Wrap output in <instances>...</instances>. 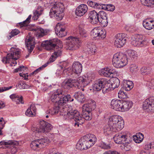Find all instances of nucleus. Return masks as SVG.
<instances>
[{
  "label": "nucleus",
  "instance_id": "f257e3e1",
  "mask_svg": "<svg viewBox=\"0 0 154 154\" xmlns=\"http://www.w3.org/2000/svg\"><path fill=\"white\" fill-rule=\"evenodd\" d=\"M73 79L65 80L62 83V87L65 89H69L74 85L73 83H75L78 88L84 91L83 88L92 81L90 75H87L80 76L77 79Z\"/></svg>",
  "mask_w": 154,
  "mask_h": 154
},
{
  "label": "nucleus",
  "instance_id": "f03ea898",
  "mask_svg": "<svg viewBox=\"0 0 154 154\" xmlns=\"http://www.w3.org/2000/svg\"><path fill=\"white\" fill-rule=\"evenodd\" d=\"M42 46L47 50L54 49V52L53 54L57 58L62 54V42L57 38L45 41L42 42Z\"/></svg>",
  "mask_w": 154,
  "mask_h": 154
},
{
  "label": "nucleus",
  "instance_id": "7ed1b4c3",
  "mask_svg": "<svg viewBox=\"0 0 154 154\" xmlns=\"http://www.w3.org/2000/svg\"><path fill=\"white\" fill-rule=\"evenodd\" d=\"M69 118H73L75 120L74 126L77 128L80 125H82L84 122L85 120H90L92 119V116L91 112H82L81 115L79 112L76 110H74L72 113L67 114Z\"/></svg>",
  "mask_w": 154,
  "mask_h": 154
},
{
  "label": "nucleus",
  "instance_id": "20e7f679",
  "mask_svg": "<svg viewBox=\"0 0 154 154\" xmlns=\"http://www.w3.org/2000/svg\"><path fill=\"white\" fill-rule=\"evenodd\" d=\"M97 141L95 136L92 134H88L82 137L76 145L79 150L86 149L93 146Z\"/></svg>",
  "mask_w": 154,
  "mask_h": 154
},
{
  "label": "nucleus",
  "instance_id": "39448f33",
  "mask_svg": "<svg viewBox=\"0 0 154 154\" xmlns=\"http://www.w3.org/2000/svg\"><path fill=\"white\" fill-rule=\"evenodd\" d=\"M20 53L19 49L12 47L10 49V52L7 54L6 57H4L2 61L5 63H11V66H15L17 64L16 60L20 58Z\"/></svg>",
  "mask_w": 154,
  "mask_h": 154
},
{
  "label": "nucleus",
  "instance_id": "423d86ee",
  "mask_svg": "<svg viewBox=\"0 0 154 154\" xmlns=\"http://www.w3.org/2000/svg\"><path fill=\"white\" fill-rule=\"evenodd\" d=\"M54 6L50 9L49 16L55 17L58 20H61L64 16V7L63 4L59 2H54Z\"/></svg>",
  "mask_w": 154,
  "mask_h": 154
},
{
  "label": "nucleus",
  "instance_id": "0eeeda50",
  "mask_svg": "<svg viewBox=\"0 0 154 154\" xmlns=\"http://www.w3.org/2000/svg\"><path fill=\"white\" fill-rule=\"evenodd\" d=\"M109 124L113 128V130L116 132L122 129L124 126V121L120 116L114 115L110 116L109 119Z\"/></svg>",
  "mask_w": 154,
  "mask_h": 154
},
{
  "label": "nucleus",
  "instance_id": "6e6552de",
  "mask_svg": "<svg viewBox=\"0 0 154 154\" xmlns=\"http://www.w3.org/2000/svg\"><path fill=\"white\" fill-rule=\"evenodd\" d=\"M74 100V99L71 98V96L69 94H67L66 96L60 98V99L58 102V106H54L53 108L47 110L46 111L47 114H48L51 115H54L57 114L59 111V108L61 107V106L64 105L66 103L69 101L72 102Z\"/></svg>",
  "mask_w": 154,
  "mask_h": 154
},
{
  "label": "nucleus",
  "instance_id": "1a4fd4ad",
  "mask_svg": "<svg viewBox=\"0 0 154 154\" xmlns=\"http://www.w3.org/2000/svg\"><path fill=\"white\" fill-rule=\"evenodd\" d=\"M112 62L113 65L116 68L123 67L128 63L126 56L122 53H117L113 55Z\"/></svg>",
  "mask_w": 154,
  "mask_h": 154
},
{
  "label": "nucleus",
  "instance_id": "9d476101",
  "mask_svg": "<svg viewBox=\"0 0 154 154\" xmlns=\"http://www.w3.org/2000/svg\"><path fill=\"white\" fill-rule=\"evenodd\" d=\"M52 128L51 125L43 120H42L36 127H33L32 128V130L35 133L47 132H49Z\"/></svg>",
  "mask_w": 154,
  "mask_h": 154
},
{
  "label": "nucleus",
  "instance_id": "9b49d317",
  "mask_svg": "<svg viewBox=\"0 0 154 154\" xmlns=\"http://www.w3.org/2000/svg\"><path fill=\"white\" fill-rule=\"evenodd\" d=\"M69 68V69L68 75H71L73 78L77 79L82 71V64L78 61L73 63L71 69Z\"/></svg>",
  "mask_w": 154,
  "mask_h": 154
},
{
  "label": "nucleus",
  "instance_id": "f8f14e48",
  "mask_svg": "<svg viewBox=\"0 0 154 154\" xmlns=\"http://www.w3.org/2000/svg\"><path fill=\"white\" fill-rule=\"evenodd\" d=\"M49 140L47 138H42L32 141L30 144L31 148L34 150H39L45 147L49 143Z\"/></svg>",
  "mask_w": 154,
  "mask_h": 154
},
{
  "label": "nucleus",
  "instance_id": "ddd939ff",
  "mask_svg": "<svg viewBox=\"0 0 154 154\" xmlns=\"http://www.w3.org/2000/svg\"><path fill=\"white\" fill-rule=\"evenodd\" d=\"M66 46L67 49L70 50L77 49L80 46L81 41L78 38L70 36L67 38Z\"/></svg>",
  "mask_w": 154,
  "mask_h": 154
},
{
  "label": "nucleus",
  "instance_id": "4468645a",
  "mask_svg": "<svg viewBox=\"0 0 154 154\" xmlns=\"http://www.w3.org/2000/svg\"><path fill=\"white\" fill-rule=\"evenodd\" d=\"M110 85V81L106 79H100L95 81L93 85L94 91H99L105 86Z\"/></svg>",
  "mask_w": 154,
  "mask_h": 154
},
{
  "label": "nucleus",
  "instance_id": "2eb2a0df",
  "mask_svg": "<svg viewBox=\"0 0 154 154\" xmlns=\"http://www.w3.org/2000/svg\"><path fill=\"white\" fill-rule=\"evenodd\" d=\"M113 138L115 142L118 144H122L124 142L129 143L130 142L128 135L124 132L116 134Z\"/></svg>",
  "mask_w": 154,
  "mask_h": 154
},
{
  "label": "nucleus",
  "instance_id": "dca6fc26",
  "mask_svg": "<svg viewBox=\"0 0 154 154\" xmlns=\"http://www.w3.org/2000/svg\"><path fill=\"white\" fill-rule=\"evenodd\" d=\"M90 35L94 38L97 37L98 39H103L106 37V32L101 27H95L92 30Z\"/></svg>",
  "mask_w": 154,
  "mask_h": 154
},
{
  "label": "nucleus",
  "instance_id": "f3484780",
  "mask_svg": "<svg viewBox=\"0 0 154 154\" xmlns=\"http://www.w3.org/2000/svg\"><path fill=\"white\" fill-rule=\"evenodd\" d=\"M143 108L147 111L154 112V97H150L146 99L143 102Z\"/></svg>",
  "mask_w": 154,
  "mask_h": 154
},
{
  "label": "nucleus",
  "instance_id": "a211bd4d",
  "mask_svg": "<svg viewBox=\"0 0 154 154\" xmlns=\"http://www.w3.org/2000/svg\"><path fill=\"white\" fill-rule=\"evenodd\" d=\"M100 74L106 77H112L117 74V72L113 68L106 67L99 70Z\"/></svg>",
  "mask_w": 154,
  "mask_h": 154
},
{
  "label": "nucleus",
  "instance_id": "6ab92c4d",
  "mask_svg": "<svg viewBox=\"0 0 154 154\" xmlns=\"http://www.w3.org/2000/svg\"><path fill=\"white\" fill-rule=\"evenodd\" d=\"M114 39L115 45L117 48H120L125 44L127 38L125 34L119 33L115 36Z\"/></svg>",
  "mask_w": 154,
  "mask_h": 154
},
{
  "label": "nucleus",
  "instance_id": "aec40b11",
  "mask_svg": "<svg viewBox=\"0 0 154 154\" xmlns=\"http://www.w3.org/2000/svg\"><path fill=\"white\" fill-rule=\"evenodd\" d=\"M131 44L134 46H141L145 41V36L141 34L135 35L132 37Z\"/></svg>",
  "mask_w": 154,
  "mask_h": 154
},
{
  "label": "nucleus",
  "instance_id": "412c9836",
  "mask_svg": "<svg viewBox=\"0 0 154 154\" xmlns=\"http://www.w3.org/2000/svg\"><path fill=\"white\" fill-rule=\"evenodd\" d=\"M88 20L91 24H96L100 22L99 17V14L95 11H90L88 14Z\"/></svg>",
  "mask_w": 154,
  "mask_h": 154
},
{
  "label": "nucleus",
  "instance_id": "4be33fe9",
  "mask_svg": "<svg viewBox=\"0 0 154 154\" xmlns=\"http://www.w3.org/2000/svg\"><path fill=\"white\" fill-rule=\"evenodd\" d=\"M67 65L66 62H63L62 66H59L56 72V74L58 75H60L61 77H67V75H68L67 72H69V68H67V69H65Z\"/></svg>",
  "mask_w": 154,
  "mask_h": 154
},
{
  "label": "nucleus",
  "instance_id": "5701e85b",
  "mask_svg": "<svg viewBox=\"0 0 154 154\" xmlns=\"http://www.w3.org/2000/svg\"><path fill=\"white\" fill-rule=\"evenodd\" d=\"M63 94V92L61 89H58L51 92L49 93L50 100L53 102H57L59 101L58 100L60 97L59 96Z\"/></svg>",
  "mask_w": 154,
  "mask_h": 154
},
{
  "label": "nucleus",
  "instance_id": "b1692460",
  "mask_svg": "<svg viewBox=\"0 0 154 154\" xmlns=\"http://www.w3.org/2000/svg\"><path fill=\"white\" fill-rule=\"evenodd\" d=\"M25 43L27 50L29 52V54H30L32 51L34 47L35 43L34 41V38L30 35H28L25 40Z\"/></svg>",
  "mask_w": 154,
  "mask_h": 154
},
{
  "label": "nucleus",
  "instance_id": "393cba45",
  "mask_svg": "<svg viewBox=\"0 0 154 154\" xmlns=\"http://www.w3.org/2000/svg\"><path fill=\"white\" fill-rule=\"evenodd\" d=\"M88 10V7L86 5L84 4H81L76 8L75 14L76 15L81 17L84 15Z\"/></svg>",
  "mask_w": 154,
  "mask_h": 154
},
{
  "label": "nucleus",
  "instance_id": "a878e982",
  "mask_svg": "<svg viewBox=\"0 0 154 154\" xmlns=\"http://www.w3.org/2000/svg\"><path fill=\"white\" fill-rule=\"evenodd\" d=\"M55 33L59 37H62L66 35V32L65 29L62 28V24L57 23L55 27Z\"/></svg>",
  "mask_w": 154,
  "mask_h": 154
},
{
  "label": "nucleus",
  "instance_id": "bb28decb",
  "mask_svg": "<svg viewBox=\"0 0 154 154\" xmlns=\"http://www.w3.org/2000/svg\"><path fill=\"white\" fill-rule=\"evenodd\" d=\"M122 101L118 100L113 99L111 103V108L117 111H121L122 110Z\"/></svg>",
  "mask_w": 154,
  "mask_h": 154
},
{
  "label": "nucleus",
  "instance_id": "cd10ccee",
  "mask_svg": "<svg viewBox=\"0 0 154 154\" xmlns=\"http://www.w3.org/2000/svg\"><path fill=\"white\" fill-rule=\"evenodd\" d=\"M34 33L38 37H42L46 35L49 32L48 29H44L41 27L35 28L33 29Z\"/></svg>",
  "mask_w": 154,
  "mask_h": 154
},
{
  "label": "nucleus",
  "instance_id": "c85d7f7f",
  "mask_svg": "<svg viewBox=\"0 0 154 154\" xmlns=\"http://www.w3.org/2000/svg\"><path fill=\"white\" fill-rule=\"evenodd\" d=\"M36 109L34 104L31 105L25 112L26 115L29 117H34L36 114Z\"/></svg>",
  "mask_w": 154,
  "mask_h": 154
},
{
  "label": "nucleus",
  "instance_id": "c756f323",
  "mask_svg": "<svg viewBox=\"0 0 154 154\" xmlns=\"http://www.w3.org/2000/svg\"><path fill=\"white\" fill-rule=\"evenodd\" d=\"M143 25L146 29L151 30L154 28V20H145L143 21Z\"/></svg>",
  "mask_w": 154,
  "mask_h": 154
},
{
  "label": "nucleus",
  "instance_id": "7c9ffc66",
  "mask_svg": "<svg viewBox=\"0 0 154 154\" xmlns=\"http://www.w3.org/2000/svg\"><path fill=\"white\" fill-rule=\"evenodd\" d=\"M43 9L41 6H38L35 10L33 11L32 19L34 20H37L39 16L42 14Z\"/></svg>",
  "mask_w": 154,
  "mask_h": 154
},
{
  "label": "nucleus",
  "instance_id": "2f4dec72",
  "mask_svg": "<svg viewBox=\"0 0 154 154\" xmlns=\"http://www.w3.org/2000/svg\"><path fill=\"white\" fill-rule=\"evenodd\" d=\"M113 128L111 126V125H109L108 123V124L105 125L103 128V133L105 135H108L113 134V132H116L113 130Z\"/></svg>",
  "mask_w": 154,
  "mask_h": 154
},
{
  "label": "nucleus",
  "instance_id": "473e14b6",
  "mask_svg": "<svg viewBox=\"0 0 154 154\" xmlns=\"http://www.w3.org/2000/svg\"><path fill=\"white\" fill-rule=\"evenodd\" d=\"M132 105V103L131 101H122V110L121 111L124 112L128 110L131 108Z\"/></svg>",
  "mask_w": 154,
  "mask_h": 154
},
{
  "label": "nucleus",
  "instance_id": "72a5a7b5",
  "mask_svg": "<svg viewBox=\"0 0 154 154\" xmlns=\"http://www.w3.org/2000/svg\"><path fill=\"white\" fill-rule=\"evenodd\" d=\"M74 97L78 101L81 103H83L86 101V99L84 94L81 92L75 93Z\"/></svg>",
  "mask_w": 154,
  "mask_h": 154
},
{
  "label": "nucleus",
  "instance_id": "f704fd0d",
  "mask_svg": "<svg viewBox=\"0 0 154 154\" xmlns=\"http://www.w3.org/2000/svg\"><path fill=\"white\" fill-rule=\"evenodd\" d=\"M10 97L13 101H15L17 104L23 103V97L22 96H19L16 94H13L10 96Z\"/></svg>",
  "mask_w": 154,
  "mask_h": 154
},
{
  "label": "nucleus",
  "instance_id": "c9c22d12",
  "mask_svg": "<svg viewBox=\"0 0 154 154\" xmlns=\"http://www.w3.org/2000/svg\"><path fill=\"white\" fill-rule=\"evenodd\" d=\"M66 103L63 106H61L60 108H59V112H60V114L62 116H66V119H71L72 118H69L68 116L67 115V114L68 113H72L73 112H67V109L66 107Z\"/></svg>",
  "mask_w": 154,
  "mask_h": 154
},
{
  "label": "nucleus",
  "instance_id": "e433bc0d",
  "mask_svg": "<svg viewBox=\"0 0 154 154\" xmlns=\"http://www.w3.org/2000/svg\"><path fill=\"white\" fill-rule=\"evenodd\" d=\"M98 14L99 16L100 15V16L101 18L102 19V20L100 21V23H101L102 24L105 23L103 26H106L108 23L107 14L104 11H100Z\"/></svg>",
  "mask_w": 154,
  "mask_h": 154
},
{
  "label": "nucleus",
  "instance_id": "4c0bfd02",
  "mask_svg": "<svg viewBox=\"0 0 154 154\" xmlns=\"http://www.w3.org/2000/svg\"><path fill=\"white\" fill-rule=\"evenodd\" d=\"M134 87V84L131 81H126L124 84V89L126 91H129Z\"/></svg>",
  "mask_w": 154,
  "mask_h": 154
},
{
  "label": "nucleus",
  "instance_id": "58836bf2",
  "mask_svg": "<svg viewBox=\"0 0 154 154\" xmlns=\"http://www.w3.org/2000/svg\"><path fill=\"white\" fill-rule=\"evenodd\" d=\"M87 3L88 5L91 7L99 9L101 8L102 4H100L94 2L90 1H88Z\"/></svg>",
  "mask_w": 154,
  "mask_h": 154
},
{
  "label": "nucleus",
  "instance_id": "ea45409f",
  "mask_svg": "<svg viewBox=\"0 0 154 154\" xmlns=\"http://www.w3.org/2000/svg\"><path fill=\"white\" fill-rule=\"evenodd\" d=\"M134 140L136 143H140L143 140L144 138V136L143 134L141 133H139L137 136L134 137Z\"/></svg>",
  "mask_w": 154,
  "mask_h": 154
},
{
  "label": "nucleus",
  "instance_id": "a19ab883",
  "mask_svg": "<svg viewBox=\"0 0 154 154\" xmlns=\"http://www.w3.org/2000/svg\"><path fill=\"white\" fill-rule=\"evenodd\" d=\"M103 6L105 10H107L108 11H113L115 9V7L112 4H102L101 8L103 9Z\"/></svg>",
  "mask_w": 154,
  "mask_h": 154
},
{
  "label": "nucleus",
  "instance_id": "79ce46f5",
  "mask_svg": "<svg viewBox=\"0 0 154 154\" xmlns=\"http://www.w3.org/2000/svg\"><path fill=\"white\" fill-rule=\"evenodd\" d=\"M140 71L143 75H147L151 73V69L149 67H143L140 69Z\"/></svg>",
  "mask_w": 154,
  "mask_h": 154
},
{
  "label": "nucleus",
  "instance_id": "37998d69",
  "mask_svg": "<svg viewBox=\"0 0 154 154\" xmlns=\"http://www.w3.org/2000/svg\"><path fill=\"white\" fill-rule=\"evenodd\" d=\"M141 2L143 5L147 6L154 5V0H141Z\"/></svg>",
  "mask_w": 154,
  "mask_h": 154
},
{
  "label": "nucleus",
  "instance_id": "c03bdc74",
  "mask_svg": "<svg viewBox=\"0 0 154 154\" xmlns=\"http://www.w3.org/2000/svg\"><path fill=\"white\" fill-rule=\"evenodd\" d=\"M113 83H111V86L113 88H118L120 85V81L117 78H115L113 79Z\"/></svg>",
  "mask_w": 154,
  "mask_h": 154
},
{
  "label": "nucleus",
  "instance_id": "a18cd8bd",
  "mask_svg": "<svg viewBox=\"0 0 154 154\" xmlns=\"http://www.w3.org/2000/svg\"><path fill=\"white\" fill-rule=\"evenodd\" d=\"M128 55L131 58H134L137 57L138 55L137 53L134 50H129L127 51Z\"/></svg>",
  "mask_w": 154,
  "mask_h": 154
},
{
  "label": "nucleus",
  "instance_id": "49530a36",
  "mask_svg": "<svg viewBox=\"0 0 154 154\" xmlns=\"http://www.w3.org/2000/svg\"><path fill=\"white\" fill-rule=\"evenodd\" d=\"M145 84L146 86L151 89H154V79H149L145 82Z\"/></svg>",
  "mask_w": 154,
  "mask_h": 154
},
{
  "label": "nucleus",
  "instance_id": "de8ad7c7",
  "mask_svg": "<svg viewBox=\"0 0 154 154\" xmlns=\"http://www.w3.org/2000/svg\"><path fill=\"white\" fill-rule=\"evenodd\" d=\"M98 146L104 149H109L110 148L109 144H107L103 141H101L99 144Z\"/></svg>",
  "mask_w": 154,
  "mask_h": 154
},
{
  "label": "nucleus",
  "instance_id": "09e8293b",
  "mask_svg": "<svg viewBox=\"0 0 154 154\" xmlns=\"http://www.w3.org/2000/svg\"><path fill=\"white\" fill-rule=\"evenodd\" d=\"M48 64V63H47L44 64L42 66L38 68L37 69L35 70L33 72L31 73V74H29L30 76H31L32 75H35L38 72L41 71L43 68H45L46 66H47Z\"/></svg>",
  "mask_w": 154,
  "mask_h": 154
},
{
  "label": "nucleus",
  "instance_id": "8fccbe9b",
  "mask_svg": "<svg viewBox=\"0 0 154 154\" xmlns=\"http://www.w3.org/2000/svg\"><path fill=\"white\" fill-rule=\"evenodd\" d=\"M129 68L130 71L133 73H134L136 72L138 70V66L135 64H131Z\"/></svg>",
  "mask_w": 154,
  "mask_h": 154
},
{
  "label": "nucleus",
  "instance_id": "3c124183",
  "mask_svg": "<svg viewBox=\"0 0 154 154\" xmlns=\"http://www.w3.org/2000/svg\"><path fill=\"white\" fill-rule=\"evenodd\" d=\"M17 151V148L14 146H10L8 149V154H15Z\"/></svg>",
  "mask_w": 154,
  "mask_h": 154
},
{
  "label": "nucleus",
  "instance_id": "603ef678",
  "mask_svg": "<svg viewBox=\"0 0 154 154\" xmlns=\"http://www.w3.org/2000/svg\"><path fill=\"white\" fill-rule=\"evenodd\" d=\"M16 143L12 140H8L5 141L4 140L0 141V145H14Z\"/></svg>",
  "mask_w": 154,
  "mask_h": 154
},
{
  "label": "nucleus",
  "instance_id": "864d4df0",
  "mask_svg": "<svg viewBox=\"0 0 154 154\" xmlns=\"http://www.w3.org/2000/svg\"><path fill=\"white\" fill-rule=\"evenodd\" d=\"M91 110V108L89 104H84L82 107V112H90Z\"/></svg>",
  "mask_w": 154,
  "mask_h": 154
},
{
  "label": "nucleus",
  "instance_id": "5fc2aeb1",
  "mask_svg": "<svg viewBox=\"0 0 154 154\" xmlns=\"http://www.w3.org/2000/svg\"><path fill=\"white\" fill-rule=\"evenodd\" d=\"M96 50V47L95 45H91V46L88 47L87 51L89 54H93L95 53Z\"/></svg>",
  "mask_w": 154,
  "mask_h": 154
},
{
  "label": "nucleus",
  "instance_id": "6e6d98bb",
  "mask_svg": "<svg viewBox=\"0 0 154 154\" xmlns=\"http://www.w3.org/2000/svg\"><path fill=\"white\" fill-rule=\"evenodd\" d=\"M131 143H126L125 142L124 143H122L123 145L121 146L122 147H123V149L125 151H128L130 150L131 148V147L130 144Z\"/></svg>",
  "mask_w": 154,
  "mask_h": 154
},
{
  "label": "nucleus",
  "instance_id": "4d7b16f0",
  "mask_svg": "<svg viewBox=\"0 0 154 154\" xmlns=\"http://www.w3.org/2000/svg\"><path fill=\"white\" fill-rule=\"evenodd\" d=\"M31 17V15H30L23 22L21 23L20 24H21V26H27L30 23Z\"/></svg>",
  "mask_w": 154,
  "mask_h": 154
},
{
  "label": "nucleus",
  "instance_id": "13d9d810",
  "mask_svg": "<svg viewBox=\"0 0 154 154\" xmlns=\"http://www.w3.org/2000/svg\"><path fill=\"white\" fill-rule=\"evenodd\" d=\"M79 33L80 36L82 37H86L88 35L87 31L84 29H80Z\"/></svg>",
  "mask_w": 154,
  "mask_h": 154
},
{
  "label": "nucleus",
  "instance_id": "bf43d9fd",
  "mask_svg": "<svg viewBox=\"0 0 154 154\" xmlns=\"http://www.w3.org/2000/svg\"><path fill=\"white\" fill-rule=\"evenodd\" d=\"M152 148H154L153 142L148 143L145 146L144 148L145 149L149 150Z\"/></svg>",
  "mask_w": 154,
  "mask_h": 154
},
{
  "label": "nucleus",
  "instance_id": "052dcab7",
  "mask_svg": "<svg viewBox=\"0 0 154 154\" xmlns=\"http://www.w3.org/2000/svg\"><path fill=\"white\" fill-rule=\"evenodd\" d=\"M118 97L121 99H124L126 97V96L124 91L120 90L118 93Z\"/></svg>",
  "mask_w": 154,
  "mask_h": 154
},
{
  "label": "nucleus",
  "instance_id": "680f3d73",
  "mask_svg": "<svg viewBox=\"0 0 154 154\" xmlns=\"http://www.w3.org/2000/svg\"><path fill=\"white\" fill-rule=\"evenodd\" d=\"M20 33V31L17 29H15L13 30L11 32V36H10L11 38L12 37L17 35Z\"/></svg>",
  "mask_w": 154,
  "mask_h": 154
},
{
  "label": "nucleus",
  "instance_id": "e2e57ef3",
  "mask_svg": "<svg viewBox=\"0 0 154 154\" xmlns=\"http://www.w3.org/2000/svg\"><path fill=\"white\" fill-rule=\"evenodd\" d=\"M103 154H120L116 151L109 150L104 152Z\"/></svg>",
  "mask_w": 154,
  "mask_h": 154
},
{
  "label": "nucleus",
  "instance_id": "0e129e2a",
  "mask_svg": "<svg viewBox=\"0 0 154 154\" xmlns=\"http://www.w3.org/2000/svg\"><path fill=\"white\" fill-rule=\"evenodd\" d=\"M12 86L0 88V93L9 90L12 88Z\"/></svg>",
  "mask_w": 154,
  "mask_h": 154
},
{
  "label": "nucleus",
  "instance_id": "69168bd1",
  "mask_svg": "<svg viewBox=\"0 0 154 154\" xmlns=\"http://www.w3.org/2000/svg\"><path fill=\"white\" fill-rule=\"evenodd\" d=\"M51 85H48L47 84H45L43 87L42 88V90L44 91H46L48 89L51 88Z\"/></svg>",
  "mask_w": 154,
  "mask_h": 154
},
{
  "label": "nucleus",
  "instance_id": "338daca9",
  "mask_svg": "<svg viewBox=\"0 0 154 154\" xmlns=\"http://www.w3.org/2000/svg\"><path fill=\"white\" fill-rule=\"evenodd\" d=\"M110 85L111 83H110L109 85L108 86H107V87H109V88H105L103 90V91L104 93H107L111 90V89L110 88Z\"/></svg>",
  "mask_w": 154,
  "mask_h": 154
},
{
  "label": "nucleus",
  "instance_id": "774afa93",
  "mask_svg": "<svg viewBox=\"0 0 154 154\" xmlns=\"http://www.w3.org/2000/svg\"><path fill=\"white\" fill-rule=\"evenodd\" d=\"M56 58L57 57L54 56V54H52L49 59V61L50 62H52L54 61Z\"/></svg>",
  "mask_w": 154,
  "mask_h": 154
}]
</instances>
